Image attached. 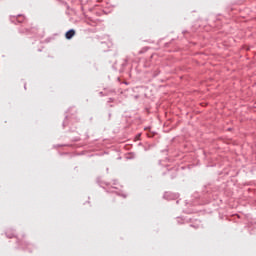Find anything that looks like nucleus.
Wrapping results in <instances>:
<instances>
[{
    "label": "nucleus",
    "instance_id": "nucleus-1",
    "mask_svg": "<svg viewBox=\"0 0 256 256\" xmlns=\"http://www.w3.org/2000/svg\"><path fill=\"white\" fill-rule=\"evenodd\" d=\"M66 39H73L75 37V30L71 29L65 34Z\"/></svg>",
    "mask_w": 256,
    "mask_h": 256
}]
</instances>
